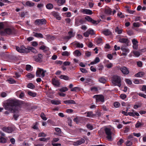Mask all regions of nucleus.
<instances>
[{"instance_id": "nucleus-18", "label": "nucleus", "mask_w": 146, "mask_h": 146, "mask_svg": "<svg viewBox=\"0 0 146 146\" xmlns=\"http://www.w3.org/2000/svg\"><path fill=\"white\" fill-rule=\"evenodd\" d=\"M58 5L60 6L63 5L65 2V0H55Z\"/></svg>"}, {"instance_id": "nucleus-45", "label": "nucleus", "mask_w": 146, "mask_h": 146, "mask_svg": "<svg viewBox=\"0 0 146 146\" xmlns=\"http://www.w3.org/2000/svg\"><path fill=\"white\" fill-rule=\"evenodd\" d=\"M86 126L90 130H92L93 129V126L90 124H88L86 125Z\"/></svg>"}, {"instance_id": "nucleus-15", "label": "nucleus", "mask_w": 146, "mask_h": 146, "mask_svg": "<svg viewBox=\"0 0 146 146\" xmlns=\"http://www.w3.org/2000/svg\"><path fill=\"white\" fill-rule=\"evenodd\" d=\"M16 94L17 96H19V97L21 98H23L25 96L24 93L21 91L17 92Z\"/></svg>"}, {"instance_id": "nucleus-39", "label": "nucleus", "mask_w": 146, "mask_h": 146, "mask_svg": "<svg viewBox=\"0 0 146 146\" xmlns=\"http://www.w3.org/2000/svg\"><path fill=\"white\" fill-rule=\"evenodd\" d=\"M95 40L97 44H100L102 42V39L100 38H96L95 39Z\"/></svg>"}, {"instance_id": "nucleus-49", "label": "nucleus", "mask_w": 146, "mask_h": 146, "mask_svg": "<svg viewBox=\"0 0 146 146\" xmlns=\"http://www.w3.org/2000/svg\"><path fill=\"white\" fill-rule=\"evenodd\" d=\"M88 31L89 35L90 34L92 35H94L95 34L94 31L91 29H89Z\"/></svg>"}, {"instance_id": "nucleus-26", "label": "nucleus", "mask_w": 146, "mask_h": 146, "mask_svg": "<svg viewBox=\"0 0 146 146\" xmlns=\"http://www.w3.org/2000/svg\"><path fill=\"white\" fill-rule=\"evenodd\" d=\"M28 50L29 52L31 51L34 53H36L37 52V50L31 47H28Z\"/></svg>"}, {"instance_id": "nucleus-17", "label": "nucleus", "mask_w": 146, "mask_h": 146, "mask_svg": "<svg viewBox=\"0 0 146 146\" xmlns=\"http://www.w3.org/2000/svg\"><path fill=\"white\" fill-rule=\"evenodd\" d=\"M64 103L66 104H76L75 102L73 100H69L64 101Z\"/></svg>"}, {"instance_id": "nucleus-19", "label": "nucleus", "mask_w": 146, "mask_h": 146, "mask_svg": "<svg viewBox=\"0 0 146 146\" xmlns=\"http://www.w3.org/2000/svg\"><path fill=\"white\" fill-rule=\"evenodd\" d=\"M42 58V55L41 54L38 55V56L36 58H35V60L37 62H41Z\"/></svg>"}, {"instance_id": "nucleus-28", "label": "nucleus", "mask_w": 146, "mask_h": 146, "mask_svg": "<svg viewBox=\"0 0 146 146\" xmlns=\"http://www.w3.org/2000/svg\"><path fill=\"white\" fill-rule=\"evenodd\" d=\"M59 78L61 79H63L66 80H68L69 79V77L68 76L64 75H61Z\"/></svg>"}, {"instance_id": "nucleus-3", "label": "nucleus", "mask_w": 146, "mask_h": 146, "mask_svg": "<svg viewBox=\"0 0 146 146\" xmlns=\"http://www.w3.org/2000/svg\"><path fill=\"white\" fill-rule=\"evenodd\" d=\"M46 72V70H44L42 69L38 68L36 71V76L37 77L43 78Z\"/></svg>"}, {"instance_id": "nucleus-8", "label": "nucleus", "mask_w": 146, "mask_h": 146, "mask_svg": "<svg viewBox=\"0 0 146 146\" xmlns=\"http://www.w3.org/2000/svg\"><path fill=\"white\" fill-rule=\"evenodd\" d=\"M133 44L132 47L134 49L137 50L138 48V42L136 38H133L131 40Z\"/></svg>"}, {"instance_id": "nucleus-50", "label": "nucleus", "mask_w": 146, "mask_h": 146, "mask_svg": "<svg viewBox=\"0 0 146 146\" xmlns=\"http://www.w3.org/2000/svg\"><path fill=\"white\" fill-rule=\"evenodd\" d=\"M8 82L11 84H14L16 83V81L12 78H10L8 80Z\"/></svg>"}, {"instance_id": "nucleus-35", "label": "nucleus", "mask_w": 146, "mask_h": 146, "mask_svg": "<svg viewBox=\"0 0 146 146\" xmlns=\"http://www.w3.org/2000/svg\"><path fill=\"white\" fill-rule=\"evenodd\" d=\"M99 81L100 82L102 83H105L106 81V79L103 77L100 78Z\"/></svg>"}, {"instance_id": "nucleus-41", "label": "nucleus", "mask_w": 146, "mask_h": 146, "mask_svg": "<svg viewBox=\"0 0 146 146\" xmlns=\"http://www.w3.org/2000/svg\"><path fill=\"white\" fill-rule=\"evenodd\" d=\"M70 54V52L67 51L63 52L62 53V55L64 56H68Z\"/></svg>"}, {"instance_id": "nucleus-61", "label": "nucleus", "mask_w": 146, "mask_h": 146, "mask_svg": "<svg viewBox=\"0 0 146 146\" xmlns=\"http://www.w3.org/2000/svg\"><path fill=\"white\" fill-rule=\"evenodd\" d=\"M123 142V140L122 139H120L119 141H118L117 143V144L118 145H121V144Z\"/></svg>"}, {"instance_id": "nucleus-51", "label": "nucleus", "mask_w": 146, "mask_h": 146, "mask_svg": "<svg viewBox=\"0 0 146 146\" xmlns=\"http://www.w3.org/2000/svg\"><path fill=\"white\" fill-rule=\"evenodd\" d=\"M68 90V88L66 87H63L59 89L60 91L61 92H65Z\"/></svg>"}, {"instance_id": "nucleus-21", "label": "nucleus", "mask_w": 146, "mask_h": 146, "mask_svg": "<svg viewBox=\"0 0 146 146\" xmlns=\"http://www.w3.org/2000/svg\"><path fill=\"white\" fill-rule=\"evenodd\" d=\"M83 23V21L82 20H76L75 25L76 26H78Z\"/></svg>"}, {"instance_id": "nucleus-52", "label": "nucleus", "mask_w": 146, "mask_h": 146, "mask_svg": "<svg viewBox=\"0 0 146 146\" xmlns=\"http://www.w3.org/2000/svg\"><path fill=\"white\" fill-rule=\"evenodd\" d=\"M50 139L49 138H45L43 137H41L39 139V140L40 141H47L48 140H49Z\"/></svg>"}, {"instance_id": "nucleus-54", "label": "nucleus", "mask_w": 146, "mask_h": 146, "mask_svg": "<svg viewBox=\"0 0 146 146\" xmlns=\"http://www.w3.org/2000/svg\"><path fill=\"white\" fill-rule=\"evenodd\" d=\"M46 134H45L43 132H41L40 133L38 134V137H45L46 136Z\"/></svg>"}, {"instance_id": "nucleus-55", "label": "nucleus", "mask_w": 146, "mask_h": 146, "mask_svg": "<svg viewBox=\"0 0 146 146\" xmlns=\"http://www.w3.org/2000/svg\"><path fill=\"white\" fill-rule=\"evenodd\" d=\"M76 45L77 47L78 48H82L83 47V44L82 43H77L76 44Z\"/></svg>"}, {"instance_id": "nucleus-4", "label": "nucleus", "mask_w": 146, "mask_h": 146, "mask_svg": "<svg viewBox=\"0 0 146 146\" xmlns=\"http://www.w3.org/2000/svg\"><path fill=\"white\" fill-rule=\"evenodd\" d=\"M16 49L18 52L21 53L29 52V51L28 50V47H27V48H26L23 46H21V48L18 46H16Z\"/></svg>"}, {"instance_id": "nucleus-29", "label": "nucleus", "mask_w": 146, "mask_h": 146, "mask_svg": "<svg viewBox=\"0 0 146 146\" xmlns=\"http://www.w3.org/2000/svg\"><path fill=\"white\" fill-rule=\"evenodd\" d=\"M53 16L56 17L58 20H60L61 18L59 14L56 12H54L53 13Z\"/></svg>"}, {"instance_id": "nucleus-42", "label": "nucleus", "mask_w": 146, "mask_h": 146, "mask_svg": "<svg viewBox=\"0 0 146 146\" xmlns=\"http://www.w3.org/2000/svg\"><path fill=\"white\" fill-rule=\"evenodd\" d=\"M46 8L48 9H52L53 7V5L51 3H48L46 5Z\"/></svg>"}, {"instance_id": "nucleus-32", "label": "nucleus", "mask_w": 146, "mask_h": 146, "mask_svg": "<svg viewBox=\"0 0 146 146\" xmlns=\"http://www.w3.org/2000/svg\"><path fill=\"white\" fill-rule=\"evenodd\" d=\"M86 113H87L86 115V117H92L94 115L93 114V112L92 111H89L85 113V114Z\"/></svg>"}, {"instance_id": "nucleus-11", "label": "nucleus", "mask_w": 146, "mask_h": 146, "mask_svg": "<svg viewBox=\"0 0 146 146\" xmlns=\"http://www.w3.org/2000/svg\"><path fill=\"white\" fill-rule=\"evenodd\" d=\"M85 19L89 22H91L92 23L97 25L98 23V22L97 21L93 20L91 17L89 16H86L85 17Z\"/></svg>"}, {"instance_id": "nucleus-63", "label": "nucleus", "mask_w": 146, "mask_h": 146, "mask_svg": "<svg viewBox=\"0 0 146 146\" xmlns=\"http://www.w3.org/2000/svg\"><path fill=\"white\" fill-rule=\"evenodd\" d=\"M114 106L115 108H118L120 106L119 103L118 102H115L114 104Z\"/></svg>"}, {"instance_id": "nucleus-58", "label": "nucleus", "mask_w": 146, "mask_h": 146, "mask_svg": "<svg viewBox=\"0 0 146 146\" xmlns=\"http://www.w3.org/2000/svg\"><path fill=\"white\" fill-rule=\"evenodd\" d=\"M31 66L30 65H27L26 66V70L27 71H29L31 70Z\"/></svg>"}, {"instance_id": "nucleus-36", "label": "nucleus", "mask_w": 146, "mask_h": 146, "mask_svg": "<svg viewBox=\"0 0 146 146\" xmlns=\"http://www.w3.org/2000/svg\"><path fill=\"white\" fill-rule=\"evenodd\" d=\"M69 36L67 37L68 39H69L71 37H73L74 36V34L73 33L72 31H70L68 33Z\"/></svg>"}, {"instance_id": "nucleus-62", "label": "nucleus", "mask_w": 146, "mask_h": 146, "mask_svg": "<svg viewBox=\"0 0 146 146\" xmlns=\"http://www.w3.org/2000/svg\"><path fill=\"white\" fill-rule=\"evenodd\" d=\"M133 25L135 27H139L140 26V24L138 23H133Z\"/></svg>"}, {"instance_id": "nucleus-25", "label": "nucleus", "mask_w": 146, "mask_h": 146, "mask_svg": "<svg viewBox=\"0 0 146 146\" xmlns=\"http://www.w3.org/2000/svg\"><path fill=\"white\" fill-rule=\"evenodd\" d=\"M104 12L106 14L109 15L111 14L112 11L110 8H107L105 9Z\"/></svg>"}, {"instance_id": "nucleus-56", "label": "nucleus", "mask_w": 146, "mask_h": 146, "mask_svg": "<svg viewBox=\"0 0 146 146\" xmlns=\"http://www.w3.org/2000/svg\"><path fill=\"white\" fill-rule=\"evenodd\" d=\"M0 96L4 98L6 97L7 96V94L5 92H2L1 93Z\"/></svg>"}, {"instance_id": "nucleus-20", "label": "nucleus", "mask_w": 146, "mask_h": 146, "mask_svg": "<svg viewBox=\"0 0 146 146\" xmlns=\"http://www.w3.org/2000/svg\"><path fill=\"white\" fill-rule=\"evenodd\" d=\"M52 82L53 84L56 86H58L60 85L59 82L57 80L53 78L52 80Z\"/></svg>"}, {"instance_id": "nucleus-9", "label": "nucleus", "mask_w": 146, "mask_h": 146, "mask_svg": "<svg viewBox=\"0 0 146 146\" xmlns=\"http://www.w3.org/2000/svg\"><path fill=\"white\" fill-rule=\"evenodd\" d=\"M121 49L123 52L122 53V55L126 56L129 52V49L127 47L122 46L121 48Z\"/></svg>"}, {"instance_id": "nucleus-43", "label": "nucleus", "mask_w": 146, "mask_h": 146, "mask_svg": "<svg viewBox=\"0 0 146 146\" xmlns=\"http://www.w3.org/2000/svg\"><path fill=\"white\" fill-rule=\"evenodd\" d=\"M27 87L29 88L33 89H34L35 86L33 85V83H30L27 85Z\"/></svg>"}, {"instance_id": "nucleus-10", "label": "nucleus", "mask_w": 146, "mask_h": 146, "mask_svg": "<svg viewBox=\"0 0 146 146\" xmlns=\"http://www.w3.org/2000/svg\"><path fill=\"white\" fill-rule=\"evenodd\" d=\"M120 69L123 74L127 75L129 73L128 69L126 67H122L120 68Z\"/></svg>"}, {"instance_id": "nucleus-60", "label": "nucleus", "mask_w": 146, "mask_h": 146, "mask_svg": "<svg viewBox=\"0 0 146 146\" xmlns=\"http://www.w3.org/2000/svg\"><path fill=\"white\" fill-rule=\"evenodd\" d=\"M31 44L32 45L34 46H36L38 45V43L36 41L32 42H31Z\"/></svg>"}, {"instance_id": "nucleus-47", "label": "nucleus", "mask_w": 146, "mask_h": 146, "mask_svg": "<svg viewBox=\"0 0 146 146\" xmlns=\"http://www.w3.org/2000/svg\"><path fill=\"white\" fill-rule=\"evenodd\" d=\"M26 76L27 77L29 78H34L35 76L34 75L30 73H28L27 74Z\"/></svg>"}, {"instance_id": "nucleus-34", "label": "nucleus", "mask_w": 146, "mask_h": 146, "mask_svg": "<svg viewBox=\"0 0 146 146\" xmlns=\"http://www.w3.org/2000/svg\"><path fill=\"white\" fill-rule=\"evenodd\" d=\"M7 139L3 137H0V143H5L7 142Z\"/></svg>"}, {"instance_id": "nucleus-13", "label": "nucleus", "mask_w": 146, "mask_h": 146, "mask_svg": "<svg viewBox=\"0 0 146 146\" xmlns=\"http://www.w3.org/2000/svg\"><path fill=\"white\" fill-rule=\"evenodd\" d=\"M2 130L3 131L8 133H11L13 131L12 128L10 127H4Z\"/></svg>"}, {"instance_id": "nucleus-30", "label": "nucleus", "mask_w": 146, "mask_h": 146, "mask_svg": "<svg viewBox=\"0 0 146 146\" xmlns=\"http://www.w3.org/2000/svg\"><path fill=\"white\" fill-rule=\"evenodd\" d=\"M144 73L142 72H140L138 73L135 75V76L137 77H141L143 76Z\"/></svg>"}, {"instance_id": "nucleus-5", "label": "nucleus", "mask_w": 146, "mask_h": 146, "mask_svg": "<svg viewBox=\"0 0 146 146\" xmlns=\"http://www.w3.org/2000/svg\"><path fill=\"white\" fill-rule=\"evenodd\" d=\"M105 133L107 135V138L109 141H111L112 140V137L111 135L112 133L111 131V129L108 128H106L105 129Z\"/></svg>"}, {"instance_id": "nucleus-7", "label": "nucleus", "mask_w": 146, "mask_h": 146, "mask_svg": "<svg viewBox=\"0 0 146 146\" xmlns=\"http://www.w3.org/2000/svg\"><path fill=\"white\" fill-rule=\"evenodd\" d=\"M35 24L36 25H45L46 23V21L44 19H37L35 21Z\"/></svg>"}, {"instance_id": "nucleus-38", "label": "nucleus", "mask_w": 146, "mask_h": 146, "mask_svg": "<svg viewBox=\"0 0 146 146\" xmlns=\"http://www.w3.org/2000/svg\"><path fill=\"white\" fill-rule=\"evenodd\" d=\"M74 55L76 56H80L81 54V53L80 52V51L79 50H75L74 51Z\"/></svg>"}, {"instance_id": "nucleus-24", "label": "nucleus", "mask_w": 146, "mask_h": 146, "mask_svg": "<svg viewBox=\"0 0 146 146\" xmlns=\"http://www.w3.org/2000/svg\"><path fill=\"white\" fill-rule=\"evenodd\" d=\"M51 102L52 104L54 105H58L61 103V101L59 100H52Z\"/></svg>"}, {"instance_id": "nucleus-14", "label": "nucleus", "mask_w": 146, "mask_h": 146, "mask_svg": "<svg viewBox=\"0 0 146 146\" xmlns=\"http://www.w3.org/2000/svg\"><path fill=\"white\" fill-rule=\"evenodd\" d=\"M85 141L84 139H81L74 142L73 144L74 145L78 146L80 145L85 142Z\"/></svg>"}, {"instance_id": "nucleus-46", "label": "nucleus", "mask_w": 146, "mask_h": 146, "mask_svg": "<svg viewBox=\"0 0 146 146\" xmlns=\"http://www.w3.org/2000/svg\"><path fill=\"white\" fill-rule=\"evenodd\" d=\"M40 117L42 119L44 120H46L47 119L46 117L45 116V115L44 113H42L40 115Z\"/></svg>"}, {"instance_id": "nucleus-53", "label": "nucleus", "mask_w": 146, "mask_h": 146, "mask_svg": "<svg viewBox=\"0 0 146 146\" xmlns=\"http://www.w3.org/2000/svg\"><path fill=\"white\" fill-rule=\"evenodd\" d=\"M113 66V64L111 63H110L108 64H107L106 65V67L108 68H110L112 67Z\"/></svg>"}, {"instance_id": "nucleus-40", "label": "nucleus", "mask_w": 146, "mask_h": 146, "mask_svg": "<svg viewBox=\"0 0 146 146\" xmlns=\"http://www.w3.org/2000/svg\"><path fill=\"white\" fill-rule=\"evenodd\" d=\"M71 90L72 91L77 92L80 91V88L78 87H75L72 88Z\"/></svg>"}, {"instance_id": "nucleus-12", "label": "nucleus", "mask_w": 146, "mask_h": 146, "mask_svg": "<svg viewBox=\"0 0 146 146\" xmlns=\"http://www.w3.org/2000/svg\"><path fill=\"white\" fill-rule=\"evenodd\" d=\"M80 12L84 14H86L89 15H92V11L88 9H82L80 10Z\"/></svg>"}, {"instance_id": "nucleus-2", "label": "nucleus", "mask_w": 146, "mask_h": 146, "mask_svg": "<svg viewBox=\"0 0 146 146\" xmlns=\"http://www.w3.org/2000/svg\"><path fill=\"white\" fill-rule=\"evenodd\" d=\"M111 81L115 86H117L119 87L121 86V79L120 77L117 75H114L112 77Z\"/></svg>"}, {"instance_id": "nucleus-27", "label": "nucleus", "mask_w": 146, "mask_h": 146, "mask_svg": "<svg viewBox=\"0 0 146 146\" xmlns=\"http://www.w3.org/2000/svg\"><path fill=\"white\" fill-rule=\"evenodd\" d=\"M102 33L105 35H108L111 34V32L108 29L103 31Z\"/></svg>"}, {"instance_id": "nucleus-57", "label": "nucleus", "mask_w": 146, "mask_h": 146, "mask_svg": "<svg viewBox=\"0 0 146 146\" xmlns=\"http://www.w3.org/2000/svg\"><path fill=\"white\" fill-rule=\"evenodd\" d=\"M40 48V49L44 50H48V49H46V46L44 45L41 46Z\"/></svg>"}, {"instance_id": "nucleus-6", "label": "nucleus", "mask_w": 146, "mask_h": 146, "mask_svg": "<svg viewBox=\"0 0 146 146\" xmlns=\"http://www.w3.org/2000/svg\"><path fill=\"white\" fill-rule=\"evenodd\" d=\"M93 98L96 99V102H104V97L102 95H95L93 97Z\"/></svg>"}, {"instance_id": "nucleus-64", "label": "nucleus", "mask_w": 146, "mask_h": 146, "mask_svg": "<svg viewBox=\"0 0 146 146\" xmlns=\"http://www.w3.org/2000/svg\"><path fill=\"white\" fill-rule=\"evenodd\" d=\"M140 96L143 97L145 98H146V95L144 94H142L140 93H139L138 94Z\"/></svg>"}, {"instance_id": "nucleus-37", "label": "nucleus", "mask_w": 146, "mask_h": 146, "mask_svg": "<svg viewBox=\"0 0 146 146\" xmlns=\"http://www.w3.org/2000/svg\"><path fill=\"white\" fill-rule=\"evenodd\" d=\"M34 3L28 1L26 3V5L29 7H33L34 5Z\"/></svg>"}, {"instance_id": "nucleus-22", "label": "nucleus", "mask_w": 146, "mask_h": 146, "mask_svg": "<svg viewBox=\"0 0 146 146\" xmlns=\"http://www.w3.org/2000/svg\"><path fill=\"white\" fill-rule=\"evenodd\" d=\"M128 39L127 38H120L119 41L121 43H128Z\"/></svg>"}, {"instance_id": "nucleus-1", "label": "nucleus", "mask_w": 146, "mask_h": 146, "mask_svg": "<svg viewBox=\"0 0 146 146\" xmlns=\"http://www.w3.org/2000/svg\"><path fill=\"white\" fill-rule=\"evenodd\" d=\"M18 104L17 100L15 99H9L5 101L3 103V106L4 109L8 111H6L5 114H9L10 113H18V111L13 109L14 106Z\"/></svg>"}, {"instance_id": "nucleus-31", "label": "nucleus", "mask_w": 146, "mask_h": 146, "mask_svg": "<svg viewBox=\"0 0 146 146\" xmlns=\"http://www.w3.org/2000/svg\"><path fill=\"white\" fill-rule=\"evenodd\" d=\"M27 93L30 96H31L33 97H34L36 96V93L31 92V91H28Z\"/></svg>"}, {"instance_id": "nucleus-59", "label": "nucleus", "mask_w": 146, "mask_h": 146, "mask_svg": "<svg viewBox=\"0 0 146 146\" xmlns=\"http://www.w3.org/2000/svg\"><path fill=\"white\" fill-rule=\"evenodd\" d=\"M80 70L82 73H86L87 72V70L85 68H80Z\"/></svg>"}, {"instance_id": "nucleus-48", "label": "nucleus", "mask_w": 146, "mask_h": 146, "mask_svg": "<svg viewBox=\"0 0 146 146\" xmlns=\"http://www.w3.org/2000/svg\"><path fill=\"white\" fill-rule=\"evenodd\" d=\"M125 143L126 146H131L133 144L132 142L129 140H127L126 141Z\"/></svg>"}, {"instance_id": "nucleus-16", "label": "nucleus", "mask_w": 146, "mask_h": 146, "mask_svg": "<svg viewBox=\"0 0 146 146\" xmlns=\"http://www.w3.org/2000/svg\"><path fill=\"white\" fill-rule=\"evenodd\" d=\"M12 33V30L9 28H7L4 30L3 32H2L1 34L4 35L5 34H7L8 35H10Z\"/></svg>"}, {"instance_id": "nucleus-44", "label": "nucleus", "mask_w": 146, "mask_h": 146, "mask_svg": "<svg viewBox=\"0 0 146 146\" xmlns=\"http://www.w3.org/2000/svg\"><path fill=\"white\" fill-rule=\"evenodd\" d=\"M115 32L118 34H121L122 33V30L119 29L118 27H116L115 29Z\"/></svg>"}, {"instance_id": "nucleus-23", "label": "nucleus", "mask_w": 146, "mask_h": 146, "mask_svg": "<svg viewBox=\"0 0 146 146\" xmlns=\"http://www.w3.org/2000/svg\"><path fill=\"white\" fill-rule=\"evenodd\" d=\"M34 36L37 38H42L43 35L41 33H38L35 32H33Z\"/></svg>"}, {"instance_id": "nucleus-33", "label": "nucleus", "mask_w": 146, "mask_h": 146, "mask_svg": "<svg viewBox=\"0 0 146 146\" xmlns=\"http://www.w3.org/2000/svg\"><path fill=\"white\" fill-rule=\"evenodd\" d=\"M133 56L137 57L139 56L140 55V53L138 51H133Z\"/></svg>"}]
</instances>
